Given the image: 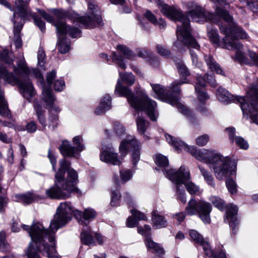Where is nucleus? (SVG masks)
Segmentation results:
<instances>
[{"instance_id":"f257e3e1","label":"nucleus","mask_w":258,"mask_h":258,"mask_svg":"<svg viewBox=\"0 0 258 258\" xmlns=\"http://www.w3.org/2000/svg\"><path fill=\"white\" fill-rule=\"evenodd\" d=\"M216 13L227 23H231L230 26L228 28L223 25L220 26L221 33L225 35L222 39V47L230 50H235V58L240 62L247 63L248 59L242 51L243 45L238 39H246L247 34L241 28L233 23L232 17L226 11L217 8Z\"/></svg>"},{"instance_id":"f03ea898","label":"nucleus","mask_w":258,"mask_h":258,"mask_svg":"<svg viewBox=\"0 0 258 258\" xmlns=\"http://www.w3.org/2000/svg\"><path fill=\"white\" fill-rule=\"evenodd\" d=\"M150 2H156L161 12L169 19L174 21H179L181 25L178 26L176 30L177 40L175 42V46L178 48H181L180 42L189 47L199 49V45L192 37L190 33L189 20L184 16L182 12L173 6L165 4L163 0H148Z\"/></svg>"},{"instance_id":"7ed1b4c3","label":"nucleus","mask_w":258,"mask_h":258,"mask_svg":"<svg viewBox=\"0 0 258 258\" xmlns=\"http://www.w3.org/2000/svg\"><path fill=\"white\" fill-rule=\"evenodd\" d=\"M115 92L120 96L125 97L130 105L137 111H145L150 118L155 121L157 119L158 113L156 110L157 103L151 100L146 94L141 92L140 98L136 97L131 89L123 86L119 80L115 88Z\"/></svg>"},{"instance_id":"20e7f679","label":"nucleus","mask_w":258,"mask_h":258,"mask_svg":"<svg viewBox=\"0 0 258 258\" xmlns=\"http://www.w3.org/2000/svg\"><path fill=\"white\" fill-rule=\"evenodd\" d=\"M22 228L28 231L30 236L33 239L40 242V249H42V245L43 250L47 254L48 258H61L58 255H51V254L56 252L54 236L52 234L48 233L41 223L39 222L34 223L31 227L23 225Z\"/></svg>"},{"instance_id":"39448f33","label":"nucleus","mask_w":258,"mask_h":258,"mask_svg":"<svg viewBox=\"0 0 258 258\" xmlns=\"http://www.w3.org/2000/svg\"><path fill=\"white\" fill-rule=\"evenodd\" d=\"M40 14L47 21L50 23H53L56 28L57 33L58 34V49L61 53H66L70 50V43L67 42L65 38L60 39L61 35L69 34L71 37L76 38L80 35L81 31L77 28H71L66 25V24L62 22L58 21L54 23L52 17L48 14H46L44 11L39 10Z\"/></svg>"},{"instance_id":"423d86ee","label":"nucleus","mask_w":258,"mask_h":258,"mask_svg":"<svg viewBox=\"0 0 258 258\" xmlns=\"http://www.w3.org/2000/svg\"><path fill=\"white\" fill-rule=\"evenodd\" d=\"M166 175L169 179L176 185V190L179 191L180 188L184 184L187 191L191 195L200 194V188L190 180V173L184 166H181L177 171L170 169L166 171Z\"/></svg>"},{"instance_id":"0eeeda50","label":"nucleus","mask_w":258,"mask_h":258,"mask_svg":"<svg viewBox=\"0 0 258 258\" xmlns=\"http://www.w3.org/2000/svg\"><path fill=\"white\" fill-rule=\"evenodd\" d=\"M167 142L176 150H184L190 153L199 160L202 161L207 163L211 164L213 161V157L218 153L213 151L204 149L203 150H197L195 147H189L182 141L176 139L169 135H165Z\"/></svg>"},{"instance_id":"6e6552de","label":"nucleus","mask_w":258,"mask_h":258,"mask_svg":"<svg viewBox=\"0 0 258 258\" xmlns=\"http://www.w3.org/2000/svg\"><path fill=\"white\" fill-rule=\"evenodd\" d=\"M212 168L215 177L218 180L225 179L229 173L234 175L236 171L237 163L227 157H223L218 154L213 157Z\"/></svg>"},{"instance_id":"1a4fd4ad","label":"nucleus","mask_w":258,"mask_h":258,"mask_svg":"<svg viewBox=\"0 0 258 258\" xmlns=\"http://www.w3.org/2000/svg\"><path fill=\"white\" fill-rule=\"evenodd\" d=\"M71 204L70 203L65 202L61 203L56 210V214L53 219L51 221L49 230H47L48 233L52 234L60 227L64 225L71 219V214L74 213Z\"/></svg>"},{"instance_id":"9d476101","label":"nucleus","mask_w":258,"mask_h":258,"mask_svg":"<svg viewBox=\"0 0 258 258\" xmlns=\"http://www.w3.org/2000/svg\"><path fill=\"white\" fill-rule=\"evenodd\" d=\"M16 6L14 10V33L15 35V44L17 48H20L22 46V40L20 37V33L23 27L21 23H16L18 22L19 17L21 19L27 18L30 16V12L27 7V4L22 0H18L15 2Z\"/></svg>"},{"instance_id":"9b49d317","label":"nucleus","mask_w":258,"mask_h":258,"mask_svg":"<svg viewBox=\"0 0 258 258\" xmlns=\"http://www.w3.org/2000/svg\"><path fill=\"white\" fill-rule=\"evenodd\" d=\"M62 175H63L60 172L56 173L55 184L45 191L46 195L49 198L55 199H65L70 197L74 187L65 185L64 180L60 179Z\"/></svg>"},{"instance_id":"f8f14e48","label":"nucleus","mask_w":258,"mask_h":258,"mask_svg":"<svg viewBox=\"0 0 258 258\" xmlns=\"http://www.w3.org/2000/svg\"><path fill=\"white\" fill-rule=\"evenodd\" d=\"M212 207L211 205L204 201L197 202L194 199H191L186 208V212L188 215H193L198 213L201 220L205 223L210 222V213Z\"/></svg>"},{"instance_id":"ddd939ff","label":"nucleus","mask_w":258,"mask_h":258,"mask_svg":"<svg viewBox=\"0 0 258 258\" xmlns=\"http://www.w3.org/2000/svg\"><path fill=\"white\" fill-rule=\"evenodd\" d=\"M60 167L57 172H60L63 175L61 180H64L66 186H73L72 192L80 193V190L76 186L78 181V173L74 169L70 167L71 162L67 161L64 158L59 162Z\"/></svg>"},{"instance_id":"4468645a","label":"nucleus","mask_w":258,"mask_h":258,"mask_svg":"<svg viewBox=\"0 0 258 258\" xmlns=\"http://www.w3.org/2000/svg\"><path fill=\"white\" fill-rule=\"evenodd\" d=\"M73 141L75 147H72L67 141H63L62 142L59 149L63 156L69 157H77V156H79L77 152H81L85 149L82 137L76 136L73 138Z\"/></svg>"},{"instance_id":"2eb2a0df","label":"nucleus","mask_w":258,"mask_h":258,"mask_svg":"<svg viewBox=\"0 0 258 258\" xmlns=\"http://www.w3.org/2000/svg\"><path fill=\"white\" fill-rule=\"evenodd\" d=\"M88 11L90 15L78 18V21L86 28H91L97 25H101L102 20L97 6L90 3L88 5Z\"/></svg>"},{"instance_id":"dca6fc26","label":"nucleus","mask_w":258,"mask_h":258,"mask_svg":"<svg viewBox=\"0 0 258 258\" xmlns=\"http://www.w3.org/2000/svg\"><path fill=\"white\" fill-rule=\"evenodd\" d=\"M139 146V144L135 138L127 136L121 142L119 149L120 153L122 155H125L130 148H133L132 159L135 165L140 159Z\"/></svg>"},{"instance_id":"f3484780","label":"nucleus","mask_w":258,"mask_h":258,"mask_svg":"<svg viewBox=\"0 0 258 258\" xmlns=\"http://www.w3.org/2000/svg\"><path fill=\"white\" fill-rule=\"evenodd\" d=\"M152 89L155 93L158 96L159 99L164 100L165 102L171 104L173 106H176L180 111L186 116L191 115L190 111L184 105L180 103L176 98H171L164 96V89L163 86L160 85H151Z\"/></svg>"},{"instance_id":"a211bd4d","label":"nucleus","mask_w":258,"mask_h":258,"mask_svg":"<svg viewBox=\"0 0 258 258\" xmlns=\"http://www.w3.org/2000/svg\"><path fill=\"white\" fill-rule=\"evenodd\" d=\"M96 212L91 208H87L84 210L83 213L78 210H75L74 215L78 222L82 225H87L88 222L87 221L94 219L96 216Z\"/></svg>"},{"instance_id":"6ab92c4d","label":"nucleus","mask_w":258,"mask_h":258,"mask_svg":"<svg viewBox=\"0 0 258 258\" xmlns=\"http://www.w3.org/2000/svg\"><path fill=\"white\" fill-rule=\"evenodd\" d=\"M190 237L192 240L200 244L203 248L206 255H212L211 251V246L209 243L204 239L203 237L198 231L194 230H190L189 232Z\"/></svg>"},{"instance_id":"aec40b11","label":"nucleus","mask_w":258,"mask_h":258,"mask_svg":"<svg viewBox=\"0 0 258 258\" xmlns=\"http://www.w3.org/2000/svg\"><path fill=\"white\" fill-rule=\"evenodd\" d=\"M188 16L196 21H200V19L204 18L206 21H213L215 22V15L209 12H205L200 7H197L196 9L190 11L188 13Z\"/></svg>"},{"instance_id":"412c9836","label":"nucleus","mask_w":258,"mask_h":258,"mask_svg":"<svg viewBox=\"0 0 258 258\" xmlns=\"http://www.w3.org/2000/svg\"><path fill=\"white\" fill-rule=\"evenodd\" d=\"M237 211L238 208L236 206L233 205H229L224 219V221L229 223L233 231L235 230L237 224L236 218Z\"/></svg>"},{"instance_id":"4be33fe9","label":"nucleus","mask_w":258,"mask_h":258,"mask_svg":"<svg viewBox=\"0 0 258 258\" xmlns=\"http://www.w3.org/2000/svg\"><path fill=\"white\" fill-rule=\"evenodd\" d=\"M226 131L229 133V138L232 142H235L236 145L240 149L246 150L248 148L249 145L247 142L242 137L239 136H234L235 129L233 127H229L226 128Z\"/></svg>"},{"instance_id":"5701e85b","label":"nucleus","mask_w":258,"mask_h":258,"mask_svg":"<svg viewBox=\"0 0 258 258\" xmlns=\"http://www.w3.org/2000/svg\"><path fill=\"white\" fill-rule=\"evenodd\" d=\"M31 238H32L31 237ZM32 241L30 243L26 251V253L28 258H40V256L38 252V249L39 251L43 250V246L41 245V249H40V243L38 241L34 240L31 238Z\"/></svg>"},{"instance_id":"b1692460","label":"nucleus","mask_w":258,"mask_h":258,"mask_svg":"<svg viewBox=\"0 0 258 258\" xmlns=\"http://www.w3.org/2000/svg\"><path fill=\"white\" fill-rule=\"evenodd\" d=\"M206 80L202 76L197 77V82L195 85V90L197 93V96L199 100L201 102L204 101L208 98V95L204 93V88L206 85Z\"/></svg>"},{"instance_id":"393cba45","label":"nucleus","mask_w":258,"mask_h":258,"mask_svg":"<svg viewBox=\"0 0 258 258\" xmlns=\"http://www.w3.org/2000/svg\"><path fill=\"white\" fill-rule=\"evenodd\" d=\"M19 86L23 96L27 99L29 100L34 95L33 87L29 80L20 82Z\"/></svg>"},{"instance_id":"a878e982","label":"nucleus","mask_w":258,"mask_h":258,"mask_svg":"<svg viewBox=\"0 0 258 258\" xmlns=\"http://www.w3.org/2000/svg\"><path fill=\"white\" fill-rule=\"evenodd\" d=\"M145 244L149 249L153 250L154 253L159 256L163 255L165 253L164 248L159 243L154 242L150 237L146 238Z\"/></svg>"},{"instance_id":"bb28decb","label":"nucleus","mask_w":258,"mask_h":258,"mask_svg":"<svg viewBox=\"0 0 258 258\" xmlns=\"http://www.w3.org/2000/svg\"><path fill=\"white\" fill-rule=\"evenodd\" d=\"M100 159L105 162L110 163L113 165H119L121 161L117 158L116 154L108 151H103L100 155Z\"/></svg>"},{"instance_id":"cd10ccee","label":"nucleus","mask_w":258,"mask_h":258,"mask_svg":"<svg viewBox=\"0 0 258 258\" xmlns=\"http://www.w3.org/2000/svg\"><path fill=\"white\" fill-rule=\"evenodd\" d=\"M42 99L46 103V106L48 108H53L54 98L52 94V91L49 88L43 87Z\"/></svg>"},{"instance_id":"c85d7f7f","label":"nucleus","mask_w":258,"mask_h":258,"mask_svg":"<svg viewBox=\"0 0 258 258\" xmlns=\"http://www.w3.org/2000/svg\"><path fill=\"white\" fill-rule=\"evenodd\" d=\"M111 108V99L110 97L106 95L101 100L99 106L95 111V113L96 114L99 115L106 110L109 109Z\"/></svg>"},{"instance_id":"c756f323","label":"nucleus","mask_w":258,"mask_h":258,"mask_svg":"<svg viewBox=\"0 0 258 258\" xmlns=\"http://www.w3.org/2000/svg\"><path fill=\"white\" fill-rule=\"evenodd\" d=\"M152 219L153 225L157 228L165 227L167 226V221L165 218L157 214L155 211L152 212Z\"/></svg>"},{"instance_id":"7c9ffc66","label":"nucleus","mask_w":258,"mask_h":258,"mask_svg":"<svg viewBox=\"0 0 258 258\" xmlns=\"http://www.w3.org/2000/svg\"><path fill=\"white\" fill-rule=\"evenodd\" d=\"M50 109V114L48 118V127L53 130L57 126L58 120L57 114L54 112L55 111L57 113L59 111V109L56 107Z\"/></svg>"},{"instance_id":"2f4dec72","label":"nucleus","mask_w":258,"mask_h":258,"mask_svg":"<svg viewBox=\"0 0 258 258\" xmlns=\"http://www.w3.org/2000/svg\"><path fill=\"white\" fill-rule=\"evenodd\" d=\"M205 61L209 69L212 71L216 72L217 74H221L222 70L219 65L214 61L213 57L210 55H206L205 57Z\"/></svg>"},{"instance_id":"473e14b6","label":"nucleus","mask_w":258,"mask_h":258,"mask_svg":"<svg viewBox=\"0 0 258 258\" xmlns=\"http://www.w3.org/2000/svg\"><path fill=\"white\" fill-rule=\"evenodd\" d=\"M34 109L39 123L43 127H45L47 124L46 123V119L44 116V110H43L42 107L38 104L34 105Z\"/></svg>"},{"instance_id":"72a5a7b5","label":"nucleus","mask_w":258,"mask_h":258,"mask_svg":"<svg viewBox=\"0 0 258 258\" xmlns=\"http://www.w3.org/2000/svg\"><path fill=\"white\" fill-rule=\"evenodd\" d=\"M199 168L204 177L205 180L206 181L207 183L210 186L212 187H214L215 186V182L214 178L212 176V175L211 174L210 172L205 169L203 166L199 165Z\"/></svg>"},{"instance_id":"f704fd0d","label":"nucleus","mask_w":258,"mask_h":258,"mask_svg":"<svg viewBox=\"0 0 258 258\" xmlns=\"http://www.w3.org/2000/svg\"><path fill=\"white\" fill-rule=\"evenodd\" d=\"M6 101L4 98L2 92L0 91V115L3 116H8L10 114Z\"/></svg>"},{"instance_id":"c9c22d12","label":"nucleus","mask_w":258,"mask_h":258,"mask_svg":"<svg viewBox=\"0 0 258 258\" xmlns=\"http://www.w3.org/2000/svg\"><path fill=\"white\" fill-rule=\"evenodd\" d=\"M14 200L16 202L28 204L34 201V197L30 193L24 195H17L15 196Z\"/></svg>"},{"instance_id":"e433bc0d","label":"nucleus","mask_w":258,"mask_h":258,"mask_svg":"<svg viewBox=\"0 0 258 258\" xmlns=\"http://www.w3.org/2000/svg\"><path fill=\"white\" fill-rule=\"evenodd\" d=\"M81 240L82 242L87 245L93 244L94 239L90 231H83L81 234Z\"/></svg>"},{"instance_id":"4c0bfd02","label":"nucleus","mask_w":258,"mask_h":258,"mask_svg":"<svg viewBox=\"0 0 258 258\" xmlns=\"http://www.w3.org/2000/svg\"><path fill=\"white\" fill-rule=\"evenodd\" d=\"M137 129L139 133L143 134L149 126V123L143 118L138 117L136 120Z\"/></svg>"},{"instance_id":"58836bf2","label":"nucleus","mask_w":258,"mask_h":258,"mask_svg":"<svg viewBox=\"0 0 258 258\" xmlns=\"http://www.w3.org/2000/svg\"><path fill=\"white\" fill-rule=\"evenodd\" d=\"M208 36L210 41L217 46L220 45V40L219 35L215 30L211 29L208 30ZM222 41L221 42L220 45L222 46Z\"/></svg>"},{"instance_id":"ea45409f","label":"nucleus","mask_w":258,"mask_h":258,"mask_svg":"<svg viewBox=\"0 0 258 258\" xmlns=\"http://www.w3.org/2000/svg\"><path fill=\"white\" fill-rule=\"evenodd\" d=\"M217 96L222 102L227 101L230 98L229 93L222 88H219L217 90Z\"/></svg>"},{"instance_id":"a19ab883","label":"nucleus","mask_w":258,"mask_h":258,"mask_svg":"<svg viewBox=\"0 0 258 258\" xmlns=\"http://www.w3.org/2000/svg\"><path fill=\"white\" fill-rule=\"evenodd\" d=\"M243 5L248 6L253 13H258V0H239Z\"/></svg>"},{"instance_id":"79ce46f5","label":"nucleus","mask_w":258,"mask_h":258,"mask_svg":"<svg viewBox=\"0 0 258 258\" xmlns=\"http://www.w3.org/2000/svg\"><path fill=\"white\" fill-rule=\"evenodd\" d=\"M0 78L9 83H11L14 79L13 75L8 73L4 67L1 66H0Z\"/></svg>"},{"instance_id":"37998d69","label":"nucleus","mask_w":258,"mask_h":258,"mask_svg":"<svg viewBox=\"0 0 258 258\" xmlns=\"http://www.w3.org/2000/svg\"><path fill=\"white\" fill-rule=\"evenodd\" d=\"M121 80L128 85H132L135 82L134 76L132 74L119 73Z\"/></svg>"},{"instance_id":"c03bdc74","label":"nucleus","mask_w":258,"mask_h":258,"mask_svg":"<svg viewBox=\"0 0 258 258\" xmlns=\"http://www.w3.org/2000/svg\"><path fill=\"white\" fill-rule=\"evenodd\" d=\"M9 245L6 241V234L4 232H0V252L7 251Z\"/></svg>"},{"instance_id":"a18cd8bd","label":"nucleus","mask_w":258,"mask_h":258,"mask_svg":"<svg viewBox=\"0 0 258 258\" xmlns=\"http://www.w3.org/2000/svg\"><path fill=\"white\" fill-rule=\"evenodd\" d=\"M117 48L126 58L132 59L134 57L135 55L126 46L119 45L117 46Z\"/></svg>"},{"instance_id":"49530a36","label":"nucleus","mask_w":258,"mask_h":258,"mask_svg":"<svg viewBox=\"0 0 258 258\" xmlns=\"http://www.w3.org/2000/svg\"><path fill=\"white\" fill-rule=\"evenodd\" d=\"M226 186L229 191L231 194H236L237 191V185L235 182L231 179H229L226 181Z\"/></svg>"},{"instance_id":"de8ad7c7","label":"nucleus","mask_w":258,"mask_h":258,"mask_svg":"<svg viewBox=\"0 0 258 258\" xmlns=\"http://www.w3.org/2000/svg\"><path fill=\"white\" fill-rule=\"evenodd\" d=\"M156 163L160 166L165 167L168 165L167 158L162 155H158L155 158Z\"/></svg>"},{"instance_id":"09e8293b","label":"nucleus","mask_w":258,"mask_h":258,"mask_svg":"<svg viewBox=\"0 0 258 258\" xmlns=\"http://www.w3.org/2000/svg\"><path fill=\"white\" fill-rule=\"evenodd\" d=\"M120 194L117 190L113 191L111 194L110 205L112 207H115L119 204Z\"/></svg>"},{"instance_id":"8fccbe9b","label":"nucleus","mask_w":258,"mask_h":258,"mask_svg":"<svg viewBox=\"0 0 258 258\" xmlns=\"http://www.w3.org/2000/svg\"><path fill=\"white\" fill-rule=\"evenodd\" d=\"M187 82L186 81H176L174 82H173L170 87V90L173 92L179 94L180 92V89H179V86L181 85L186 83Z\"/></svg>"},{"instance_id":"3c124183","label":"nucleus","mask_w":258,"mask_h":258,"mask_svg":"<svg viewBox=\"0 0 258 258\" xmlns=\"http://www.w3.org/2000/svg\"><path fill=\"white\" fill-rule=\"evenodd\" d=\"M121 180L124 183L130 180L132 177V173L129 170H123L120 172Z\"/></svg>"},{"instance_id":"603ef678","label":"nucleus","mask_w":258,"mask_h":258,"mask_svg":"<svg viewBox=\"0 0 258 258\" xmlns=\"http://www.w3.org/2000/svg\"><path fill=\"white\" fill-rule=\"evenodd\" d=\"M177 68L180 75L185 78L186 77L189 75V72L185 66L181 63L177 64Z\"/></svg>"},{"instance_id":"864d4df0","label":"nucleus","mask_w":258,"mask_h":258,"mask_svg":"<svg viewBox=\"0 0 258 258\" xmlns=\"http://www.w3.org/2000/svg\"><path fill=\"white\" fill-rule=\"evenodd\" d=\"M209 137L207 135H202L198 137L196 140V144L199 146H203L207 144L209 141Z\"/></svg>"},{"instance_id":"5fc2aeb1","label":"nucleus","mask_w":258,"mask_h":258,"mask_svg":"<svg viewBox=\"0 0 258 258\" xmlns=\"http://www.w3.org/2000/svg\"><path fill=\"white\" fill-rule=\"evenodd\" d=\"M112 58L113 61H116V63L118 64L120 68L123 69L125 68V63L123 62L122 57L121 56L117 55L115 53H113Z\"/></svg>"},{"instance_id":"6e6d98bb","label":"nucleus","mask_w":258,"mask_h":258,"mask_svg":"<svg viewBox=\"0 0 258 258\" xmlns=\"http://www.w3.org/2000/svg\"><path fill=\"white\" fill-rule=\"evenodd\" d=\"M211 202L213 204L219 209H222L223 207V202L222 200L218 198L214 197L211 198Z\"/></svg>"},{"instance_id":"4d7b16f0","label":"nucleus","mask_w":258,"mask_h":258,"mask_svg":"<svg viewBox=\"0 0 258 258\" xmlns=\"http://www.w3.org/2000/svg\"><path fill=\"white\" fill-rule=\"evenodd\" d=\"M157 50L159 54L164 56H168L170 55V51L164 46L161 45H157Z\"/></svg>"},{"instance_id":"13d9d810","label":"nucleus","mask_w":258,"mask_h":258,"mask_svg":"<svg viewBox=\"0 0 258 258\" xmlns=\"http://www.w3.org/2000/svg\"><path fill=\"white\" fill-rule=\"evenodd\" d=\"M132 215L138 220H146V217L145 214L141 212L133 209L131 211Z\"/></svg>"},{"instance_id":"bf43d9fd","label":"nucleus","mask_w":258,"mask_h":258,"mask_svg":"<svg viewBox=\"0 0 258 258\" xmlns=\"http://www.w3.org/2000/svg\"><path fill=\"white\" fill-rule=\"evenodd\" d=\"M32 17L36 25L39 28L41 31H44L45 28L44 22L35 15H33Z\"/></svg>"},{"instance_id":"052dcab7","label":"nucleus","mask_w":258,"mask_h":258,"mask_svg":"<svg viewBox=\"0 0 258 258\" xmlns=\"http://www.w3.org/2000/svg\"><path fill=\"white\" fill-rule=\"evenodd\" d=\"M12 53H9L7 51H4L2 54L3 59L6 62L10 64L13 62Z\"/></svg>"},{"instance_id":"680f3d73","label":"nucleus","mask_w":258,"mask_h":258,"mask_svg":"<svg viewBox=\"0 0 258 258\" xmlns=\"http://www.w3.org/2000/svg\"><path fill=\"white\" fill-rule=\"evenodd\" d=\"M145 17L153 24L157 22L156 16L150 11H146L145 14Z\"/></svg>"},{"instance_id":"e2e57ef3","label":"nucleus","mask_w":258,"mask_h":258,"mask_svg":"<svg viewBox=\"0 0 258 258\" xmlns=\"http://www.w3.org/2000/svg\"><path fill=\"white\" fill-rule=\"evenodd\" d=\"M64 87V81L60 80H57L54 82V88L56 91H60L63 89Z\"/></svg>"},{"instance_id":"0e129e2a","label":"nucleus","mask_w":258,"mask_h":258,"mask_svg":"<svg viewBox=\"0 0 258 258\" xmlns=\"http://www.w3.org/2000/svg\"><path fill=\"white\" fill-rule=\"evenodd\" d=\"M114 131L117 135L120 136L124 133V129L122 125L117 123L114 125Z\"/></svg>"},{"instance_id":"69168bd1","label":"nucleus","mask_w":258,"mask_h":258,"mask_svg":"<svg viewBox=\"0 0 258 258\" xmlns=\"http://www.w3.org/2000/svg\"><path fill=\"white\" fill-rule=\"evenodd\" d=\"M53 13L58 19H62L67 16L66 13L60 10H53Z\"/></svg>"},{"instance_id":"338daca9","label":"nucleus","mask_w":258,"mask_h":258,"mask_svg":"<svg viewBox=\"0 0 258 258\" xmlns=\"http://www.w3.org/2000/svg\"><path fill=\"white\" fill-rule=\"evenodd\" d=\"M211 251L212 255H207L209 257L213 258H226V253L223 250L221 251L219 253H215L211 247Z\"/></svg>"},{"instance_id":"774afa93","label":"nucleus","mask_w":258,"mask_h":258,"mask_svg":"<svg viewBox=\"0 0 258 258\" xmlns=\"http://www.w3.org/2000/svg\"><path fill=\"white\" fill-rule=\"evenodd\" d=\"M56 77V71L54 70L48 73L46 76L47 82L49 85H50L52 82V80Z\"/></svg>"}]
</instances>
